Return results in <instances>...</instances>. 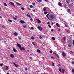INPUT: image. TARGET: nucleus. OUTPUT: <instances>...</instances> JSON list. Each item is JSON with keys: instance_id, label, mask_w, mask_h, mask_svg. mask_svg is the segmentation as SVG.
Returning <instances> with one entry per match:
<instances>
[{"instance_id": "423d86ee", "label": "nucleus", "mask_w": 74, "mask_h": 74, "mask_svg": "<svg viewBox=\"0 0 74 74\" xmlns=\"http://www.w3.org/2000/svg\"><path fill=\"white\" fill-rule=\"evenodd\" d=\"M58 4L59 6H60V7H62V5L61 4V3H60V2H59Z\"/></svg>"}, {"instance_id": "680f3d73", "label": "nucleus", "mask_w": 74, "mask_h": 74, "mask_svg": "<svg viewBox=\"0 0 74 74\" xmlns=\"http://www.w3.org/2000/svg\"><path fill=\"white\" fill-rule=\"evenodd\" d=\"M13 64L14 65V66L16 64H15V63L13 62Z\"/></svg>"}, {"instance_id": "6e6552de", "label": "nucleus", "mask_w": 74, "mask_h": 74, "mask_svg": "<svg viewBox=\"0 0 74 74\" xmlns=\"http://www.w3.org/2000/svg\"><path fill=\"white\" fill-rule=\"evenodd\" d=\"M10 56L11 58H14V55L12 54L10 55Z\"/></svg>"}, {"instance_id": "f3484780", "label": "nucleus", "mask_w": 74, "mask_h": 74, "mask_svg": "<svg viewBox=\"0 0 74 74\" xmlns=\"http://www.w3.org/2000/svg\"><path fill=\"white\" fill-rule=\"evenodd\" d=\"M67 12H69V14H70V9H69L68 10H67Z\"/></svg>"}, {"instance_id": "b1692460", "label": "nucleus", "mask_w": 74, "mask_h": 74, "mask_svg": "<svg viewBox=\"0 0 74 74\" xmlns=\"http://www.w3.org/2000/svg\"><path fill=\"white\" fill-rule=\"evenodd\" d=\"M4 5L5 6H6L7 7L8 6L5 3H4Z\"/></svg>"}, {"instance_id": "bb28decb", "label": "nucleus", "mask_w": 74, "mask_h": 74, "mask_svg": "<svg viewBox=\"0 0 74 74\" xmlns=\"http://www.w3.org/2000/svg\"><path fill=\"white\" fill-rule=\"evenodd\" d=\"M42 0H37L38 2H41Z\"/></svg>"}, {"instance_id": "603ef678", "label": "nucleus", "mask_w": 74, "mask_h": 74, "mask_svg": "<svg viewBox=\"0 0 74 74\" xmlns=\"http://www.w3.org/2000/svg\"><path fill=\"white\" fill-rule=\"evenodd\" d=\"M30 20L31 21H33V19L32 18L30 19Z\"/></svg>"}, {"instance_id": "c85d7f7f", "label": "nucleus", "mask_w": 74, "mask_h": 74, "mask_svg": "<svg viewBox=\"0 0 74 74\" xmlns=\"http://www.w3.org/2000/svg\"><path fill=\"white\" fill-rule=\"evenodd\" d=\"M68 41L69 43H71V40H69Z\"/></svg>"}, {"instance_id": "0e129e2a", "label": "nucleus", "mask_w": 74, "mask_h": 74, "mask_svg": "<svg viewBox=\"0 0 74 74\" xmlns=\"http://www.w3.org/2000/svg\"><path fill=\"white\" fill-rule=\"evenodd\" d=\"M73 45L74 46V40H73Z\"/></svg>"}, {"instance_id": "0eeeda50", "label": "nucleus", "mask_w": 74, "mask_h": 74, "mask_svg": "<svg viewBox=\"0 0 74 74\" xmlns=\"http://www.w3.org/2000/svg\"><path fill=\"white\" fill-rule=\"evenodd\" d=\"M13 51L14 52H17V51L16 49L13 48Z\"/></svg>"}, {"instance_id": "13d9d810", "label": "nucleus", "mask_w": 74, "mask_h": 74, "mask_svg": "<svg viewBox=\"0 0 74 74\" xmlns=\"http://www.w3.org/2000/svg\"><path fill=\"white\" fill-rule=\"evenodd\" d=\"M29 58L30 59H33V58L31 57H30Z\"/></svg>"}, {"instance_id": "e433bc0d", "label": "nucleus", "mask_w": 74, "mask_h": 74, "mask_svg": "<svg viewBox=\"0 0 74 74\" xmlns=\"http://www.w3.org/2000/svg\"><path fill=\"white\" fill-rule=\"evenodd\" d=\"M2 28L3 29H4L5 28V27H4V26L3 25L2 26Z\"/></svg>"}, {"instance_id": "a18cd8bd", "label": "nucleus", "mask_w": 74, "mask_h": 74, "mask_svg": "<svg viewBox=\"0 0 74 74\" xmlns=\"http://www.w3.org/2000/svg\"><path fill=\"white\" fill-rule=\"evenodd\" d=\"M32 44L34 45H35V44H34V42H32Z\"/></svg>"}, {"instance_id": "412c9836", "label": "nucleus", "mask_w": 74, "mask_h": 74, "mask_svg": "<svg viewBox=\"0 0 74 74\" xmlns=\"http://www.w3.org/2000/svg\"><path fill=\"white\" fill-rule=\"evenodd\" d=\"M6 70H8V66H6Z\"/></svg>"}, {"instance_id": "9d476101", "label": "nucleus", "mask_w": 74, "mask_h": 74, "mask_svg": "<svg viewBox=\"0 0 74 74\" xmlns=\"http://www.w3.org/2000/svg\"><path fill=\"white\" fill-rule=\"evenodd\" d=\"M37 21L38 22V23H41V21L39 19H37Z\"/></svg>"}, {"instance_id": "2f4dec72", "label": "nucleus", "mask_w": 74, "mask_h": 74, "mask_svg": "<svg viewBox=\"0 0 74 74\" xmlns=\"http://www.w3.org/2000/svg\"><path fill=\"white\" fill-rule=\"evenodd\" d=\"M37 52L38 53L40 52V50L39 49H38L37 50Z\"/></svg>"}, {"instance_id": "7c9ffc66", "label": "nucleus", "mask_w": 74, "mask_h": 74, "mask_svg": "<svg viewBox=\"0 0 74 74\" xmlns=\"http://www.w3.org/2000/svg\"><path fill=\"white\" fill-rule=\"evenodd\" d=\"M48 26H49V28H51L52 27L51 26V25H48Z\"/></svg>"}, {"instance_id": "c756f323", "label": "nucleus", "mask_w": 74, "mask_h": 74, "mask_svg": "<svg viewBox=\"0 0 74 74\" xmlns=\"http://www.w3.org/2000/svg\"><path fill=\"white\" fill-rule=\"evenodd\" d=\"M31 39H32V40H34V37L33 36H32L31 37Z\"/></svg>"}, {"instance_id": "864d4df0", "label": "nucleus", "mask_w": 74, "mask_h": 74, "mask_svg": "<svg viewBox=\"0 0 74 74\" xmlns=\"http://www.w3.org/2000/svg\"><path fill=\"white\" fill-rule=\"evenodd\" d=\"M52 66H55V64H54V63H53Z\"/></svg>"}, {"instance_id": "338daca9", "label": "nucleus", "mask_w": 74, "mask_h": 74, "mask_svg": "<svg viewBox=\"0 0 74 74\" xmlns=\"http://www.w3.org/2000/svg\"><path fill=\"white\" fill-rule=\"evenodd\" d=\"M51 23L52 24V25H53V24H54L53 23Z\"/></svg>"}, {"instance_id": "f257e3e1", "label": "nucleus", "mask_w": 74, "mask_h": 74, "mask_svg": "<svg viewBox=\"0 0 74 74\" xmlns=\"http://www.w3.org/2000/svg\"><path fill=\"white\" fill-rule=\"evenodd\" d=\"M49 15V13H48L46 15V17L48 18V19L50 20V21H53L54 19H55V16L53 14H50ZM49 16V17H48Z\"/></svg>"}, {"instance_id": "c03bdc74", "label": "nucleus", "mask_w": 74, "mask_h": 74, "mask_svg": "<svg viewBox=\"0 0 74 74\" xmlns=\"http://www.w3.org/2000/svg\"><path fill=\"white\" fill-rule=\"evenodd\" d=\"M21 10H25V9L23 8H21Z\"/></svg>"}, {"instance_id": "f704fd0d", "label": "nucleus", "mask_w": 74, "mask_h": 74, "mask_svg": "<svg viewBox=\"0 0 74 74\" xmlns=\"http://www.w3.org/2000/svg\"><path fill=\"white\" fill-rule=\"evenodd\" d=\"M33 6L32 5H31L30 6V8H33Z\"/></svg>"}, {"instance_id": "a878e982", "label": "nucleus", "mask_w": 74, "mask_h": 74, "mask_svg": "<svg viewBox=\"0 0 74 74\" xmlns=\"http://www.w3.org/2000/svg\"><path fill=\"white\" fill-rule=\"evenodd\" d=\"M66 32L67 34H69V33H70V31H66Z\"/></svg>"}, {"instance_id": "1a4fd4ad", "label": "nucleus", "mask_w": 74, "mask_h": 74, "mask_svg": "<svg viewBox=\"0 0 74 74\" xmlns=\"http://www.w3.org/2000/svg\"><path fill=\"white\" fill-rule=\"evenodd\" d=\"M66 3L67 4H70V1L69 0H66Z\"/></svg>"}, {"instance_id": "393cba45", "label": "nucleus", "mask_w": 74, "mask_h": 74, "mask_svg": "<svg viewBox=\"0 0 74 74\" xmlns=\"http://www.w3.org/2000/svg\"><path fill=\"white\" fill-rule=\"evenodd\" d=\"M16 4H18V5H22V4L19 3H18V2H16Z\"/></svg>"}, {"instance_id": "a211bd4d", "label": "nucleus", "mask_w": 74, "mask_h": 74, "mask_svg": "<svg viewBox=\"0 0 74 74\" xmlns=\"http://www.w3.org/2000/svg\"><path fill=\"white\" fill-rule=\"evenodd\" d=\"M8 21H9V22H11V23H12V20H10V19H8Z\"/></svg>"}, {"instance_id": "72a5a7b5", "label": "nucleus", "mask_w": 74, "mask_h": 74, "mask_svg": "<svg viewBox=\"0 0 74 74\" xmlns=\"http://www.w3.org/2000/svg\"><path fill=\"white\" fill-rule=\"evenodd\" d=\"M52 52H53V51H52L51 50L50 51V53H52Z\"/></svg>"}, {"instance_id": "09e8293b", "label": "nucleus", "mask_w": 74, "mask_h": 74, "mask_svg": "<svg viewBox=\"0 0 74 74\" xmlns=\"http://www.w3.org/2000/svg\"><path fill=\"white\" fill-rule=\"evenodd\" d=\"M68 46L69 47H71V45H69Z\"/></svg>"}, {"instance_id": "4468645a", "label": "nucleus", "mask_w": 74, "mask_h": 74, "mask_svg": "<svg viewBox=\"0 0 74 74\" xmlns=\"http://www.w3.org/2000/svg\"><path fill=\"white\" fill-rule=\"evenodd\" d=\"M56 25L58 27H60V25H59L58 23H56Z\"/></svg>"}, {"instance_id": "8fccbe9b", "label": "nucleus", "mask_w": 74, "mask_h": 74, "mask_svg": "<svg viewBox=\"0 0 74 74\" xmlns=\"http://www.w3.org/2000/svg\"><path fill=\"white\" fill-rule=\"evenodd\" d=\"M72 72H73V73H74V69L72 70Z\"/></svg>"}, {"instance_id": "49530a36", "label": "nucleus", "mask_w": 74, "mask_h": 74, "mask_svg": "<svg viewBox=\"0 0 74 74\" xmlns=\"http://www.w3.org/2000/svg\"><path fill=\"white\" fill-rule=\"evenodd\" d=\"M44 14H45V15H46V14H47V12H44Z\"/></svg>"}, {"instance_id": "ea45409f", "label": "nucleus", "mask_w": 74, "mask_h": 74, "mask_svg": "<svg viewBox=\"0 0 74 74\" xmlns=\"http://www.w3.org/2000/svg\"><path fill=\"white\" fill-rule=\"evenodd\" d=\"M65 25L66 27H68V26L67 25V24H65Z\"/></svg>"}, {"instance_id": "ddd939ff", "label": "nucleus", "mask_w": 74, "mask_h": 74, "mask_svg": "<svg viewBox=\"0 0 74 74\" xmlns=\"http://www.w3.org/2000/svg\"><path fill=\"white\" fill-rule=\"evenodd\" d=\"M53 54H55L57 56H58V54H57L56 53V51H54L53 52Z\"/></svg>"}, {"instance_id": "cd10ccee", "label": "nucleus", "mask_w": 74, "mask_h": 74, "mask_svg": "<svg viewBox=\"0 0 74 74\" xmlns=\"http://www.w3.org/2000/svg\"><path fill=\"white\" fill-rule=\"evenodd\" d=\"M32 4L34 6L36 5V3H32Z\"/></svg>"}, {"instance_id": "4d7b16f0", "label": "nucleus", "mask_w": 74, "mask_h": 74, "mask_svg": "<svg viewBox=\"0 0 74 74\" xmlns=\"http://www.w3.org/2000/svg\"><path fill=\"white\" fill-rule=\"evenodd\" d=\"M50 23L49 22H48V23H47V25H49V24Z\"/></svg>"}, {"instance_id": "aec40b11", "label": "nucleus", "mask_w": 74, "mask_h": 74, "mask_svg": "<svg viewBox=\"0 0 74 74\" xmlns=\"http://www.w3.org/2000/svg\"><path fill=\"white\" fill-rule=\"evenodd\" d=\"M27 16H28V17H29V18H31V16H30V15H29L28 14H27Z\"/></svg>"}, {"instance_id": "bf43d9fd", "label": "nucleus", "mask_w": 74, "mask_h": 74, "mask_svg": "<svg viewBox=\"0 0 74 74\" xmlns=\"http://www.w3.org/2000/svg\"><path fill=\"white\" fill-rule=\"evenodd\" d=\"M71 63H72V64H74V62H72Z\"/></svg>"}, {"instance_id": "774afa93", "label": "nucleus", "mask_w": 74, "mask_h": 74, "mask_svg": "<svg viewBox=\"0 0 74 74\" xmlns=\"http://www.w3.org/2000/svg\"><path fill=\"white\" fill-rule=\"evenodd\" d=\"M6 74H10V73H7Z\"/></svg>"}, {"instance_id": "2eb2a0df", "label": "nucleus", "mask_w": 74, "mask_h": 74, "mask_svg": "<svg viewBox=\"0 0 74 74\" xmlns=\"http://www.w3.org/2000/svg\"><path fill=\"white\" fill-rule=\"evenodd\" d=\"M10 4L12 5H13V6H15V5H14V3H12V2H10Z\"/></svg>"}, {"instance_id": "4be33fe9", "label": "nucleus", "mask_w": 74, "mask_h": 74, "mask_svg": "<svg viewBox=\"0 0 74 74\" xmlns=\"http://www.w3.org/2000/svg\"><path fill=\"white\" fill-rule=\"evenodd\" d=\"M59 71H60L61 72H62V71L61 70V69L60 68H59Z\"/></svg>"}, {"instance_id": "9b49d317", "label": "nucleus", "mask_w": 74, "mask_h": 74, "mask_svg": "<svg viewBox=\"0 0 74 74\" xmlns=\"http://www.w3.org/2000/svg\"><path fill=\"white\" fill-rule=\"evenodd\" d=\"M62 54L63 56H64V57L66 56V54H65V53H64L62 52Z\"/></svg>"}, {"instance_id": "5701e85b", "label": "nucleus", "mask_w": 74, "mask_h": 74, "mask_svg": "<svg viewBox=\"0 0 74 74\" xmlns=\"http://www.w3.org/2000/svg\"><path fill=\"white\" fill-rule=\"evenodd\" d=\"M70 7H73V5H72L71 4H70L69 5Z\"/></svg>"}, {"instance_id": "7ed1b4c3", "label": "nucleus", "mask_w": 74, "mask_h": 74, "mask_svg": "<svg viewBox=\"0 0 74 74\" xmlns=\"http://www.w3.org/2000/svg\"><path fill=\"white\" fill-rule=\"evenodd\" d=\"M37 28L38 29V30H40V31H41V32L42 31V29H43L42 27L40 26H38L37 27Z\"/></svg>"}, {"instance_id": "3c124183", "label": "nucleus", "mask_w": 74, "mask_h": 74, "mask_svg": "<svg viewBox=\"0 0 74 74\" xmlns=\"http://www.w3.org/2000/svg\"><path fill=\"white\" fill-rule=\"evenodd\" d=\"M39 38L40 39H41V38H42V37H41V36H39Z\"/></svg>"}, {"instance_id": "37998d69", "label": "nucleus", "mask_w": 74, "mask_h": 74, "mask_svg": "<svg viewBox=\"0 0 74 74\" xmlns=\"http://www.w3.org/2000/svg\"><path fill=\"white\" fill-rule=\"evenodd\" d=\"M14 66H15L16 67H18V65H17L16 64Z\"/></svg>"}, {"instance_id": "39448f33", "label": "nucleus", "mask_w": 74, "mask_h": 74, "mask_svg": "<svg viewBox=\"0 0 74 74\" xmlns=\"http://www.w3.org/2000/svg\"><path fill=\"white\" fill-rule=\"evenodd\" d=\"M20 22L22 24H23V23H25V22L24 21H23L22 20H21V21H20Z\"/></svg>"}, {"instance_id": "de8ad7c7", "label": "nucleus", "mask_w": 74, "mask_h": 74, "mask_svg": "<svg viewBox=\"0 0 74 74\" xmlns=\"http://www.w3.org/2000/svg\"><path fill=\"white\" fill-rule=\"evenodd\" d=\"M33 11V12H35L36 11V10L34 9L33 10H32Z\"/></svg>"}, {"instance_id": "a19ab883", "label": "nucleus", "mask_w": 74, "mask_h": 74, "mask_svg": "<svg viewBox=\"0 0 74 74\" xmlns=\"http://www.w3.org/2000/svg\"><path fill=\"white\" fill-rule=\"evenodd\" d=\"M0 66H3V64H0Z\"/></svg>"}, {"instance_id": "c9c22d12", "label": "nucleus", "mask_w": 74, "mask_h": 74, "mask_svg": "<svg viewBox=\"0 0 74 74\" xmlns=\"http://www.w3.org/2000/svg\"><path fill=\"white\" fill-rule=\"evenodd\" d=\"M13 19H14V20H17V18H14V17H13Z\"/></svg>"}, {"instance_id": "6ab92c4d", "label": "nucleus", "mask_w": 74, "mask_h": 74, "mask_svg": "<svg viewBox=\"0 0 74 74\" xmlns=\"http://www.w3.org/2000/svg\"><path fill=\"white\" fill-rule=\"evenodd\" d=\"M52 40H53V41H55V38L54 37H52Z\"/></svg>"}, {"instance_id": "f03ea898", "label": "nucleus", "mask_w": 74, "mask_h": 74, "mask_svg": "<svg viewBox=\"0 0 74 74\" xmlns=\"http://www.w3.org/2000/svg\"><path fill=\"white\" fill-rule=\"evenodd\" d=\"M17 47H18L20 49V50H21V51H22L23 50H25V48H24V47H21V45L20 44L18 43H17Z\"/></svg>"}, {"instance_id": "5fc2aeb1", "label": "nucleus", "mask_w": 74, "mask_h": 74, "mask_svg": "<svg viewBox=\"0 0 74 74\" xmlns=\"http://www.w3.org/2000/svg\"><path fill=\"white\" fill-rule=\"evenodd\" d=\"M27 70V68H25V70Z\"/></svg>"}, {"instance_id": "f8f14e48", "label": "nucleus", "mask_w": 74, "mask_h": 74, "mask_svg": "<svg viewBox=\"0 0 74 74\" xmlns=\"http://www.w3.org/2000/svg\"><path fill=\"white\" fill-rule=\"evenodd\" d=\"M43 11L45 12H47V10H46V8L44 7L43 8Z\"/></svg>"}, {"instance_id": "20e7f679", "label": "nucleus", "mask_w": 74, "mask_h": 74, "mask_svg": "<svg viewBox=\"0 0 74 74\" xmlns=\"http://www.w3.org/2000/svg\"><path fill=\"white\" fill-rule=\"evenodd\" d=\"M14 35L15 36H18V33H17L16 32H15L14 33Z\"/></svg>"}, {"instance_id": "6e6d98bb", "label": "nucleus", "mask_w": 74, "mask_h": 74, "mask_svg": "<svg viewBox=\"0 0 74 74\" xmlns=\"http://www.w3.org/2000/svg\"><path fill=\"white\" fill-rule=\"evenodd\" d=\"M51 31L52 32H53V29H51Z\"/></svg>"}, {"instance_id": "e2e57ef3", "label": "nucleus", "mask_w": 74, "mask_h": 74, "mask_svg": "<svg viewBox=\"0 0 74 74\" xmlns=\"http://www.w3.org/2000/svg\"><path fill=\"white\" fill-rule=\"evenodd\" d=\"M62 33H60V36H61V35H62Z\"/></svg>"}, {"instance_id": "052dcab7", "label": "nucleus", "mask_w": 74, "mask_h": 74, "mask_svg": "<svg viewBox=\"0 0 74 74\" xmlns=\"http://www.w3.org/2000/svg\"><path fill=\"white\" fill-rule=\"evenodd\" d=\"M58 66H61V64H58Z\"/></svg>"}, {"instance_id": "4c0bfd02", "label": "nucleus", "mask_w": 74, "mask_h": 74, "mask_svg": "<svg viewBox=\"0 0 74 74\" xmlns=\"http://www.w3.org/2000/svg\"><path fill=\"white\" fill-rule=\"evenodd\" d=\"M23 27L24 28H26V25H24L23 26Z\"/></svg>"}, {"instance_id": "58836bf2", "label": "nucleus", "mask_w": 74, "mask_h": 74, "mask_svg": "<svg viewBox=\"0 0 74 74\" xmlns=\"http://www.w3.org/2000/svg\"><path fill=\"white\" fill-rule=\"evenodd\" d=\"M31 29H32V30H33V29H34V28H33V27H31Z\"/></svg>"}, {"instance_id": "473e14b6", "label": "nucleus", "mask_w": 74, "mask_h": 74, "mask_svg": "<svg viewBox=\"0 0 74 74\" xmlns=\"http://www.w3.org/2000/svg\"><path fill=\"white\" fill-rule=\"evenodd\" d=\"M64 7L65 8H66V5H64Z\"/></svg>"}, {"instance_id": "79ce46f5", "label": "nucleus", "mask_w": 74, "mask_h": 74, "mask_svg": "<svg viewBox=\"0 0 74 74\" xmlns=\"http://www.w3.org/2000/svg\"><path fill=\"white\" fill-rule=\"evenodd\" d=\"M63 39H64V40H66V38H65V37H64L63 38Z\"/></svg>"}, {"instance_id": "dca6fc26", "label": "nucleus", "mask_w": 74, "mask_h": 74, "mask_svg": "<svg viewBox=\"0 0 74 74\" xmlns=\"http://www.w3.org/2000/svg\"><path fill=\"white\" fill-rule=\"evenodd\" d=\"M62 73L63 74H64V73L65 72V70L64 69H62Z\"/></svg>"}, {"instance_id": "69168bd1", "label": "nucleus", "mask_w": 74, "mask_h": 74, "mask_svg": "<svg viewBox=\"0 0 74 74\" xmlns=\"http://www.w3.org/2000/svg\"><path fill=\"white\" fill-rule=\"evenodd\" d=\"M22 39V38H19V40H21Z\"/></svg>"}]
</instances>
